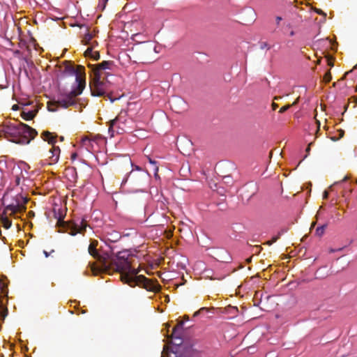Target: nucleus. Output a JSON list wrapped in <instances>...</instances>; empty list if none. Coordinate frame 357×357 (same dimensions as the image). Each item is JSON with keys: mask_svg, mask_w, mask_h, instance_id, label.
I'll list each match as a JSON object with an SVG mask.
<instances>
[{"mask_svg": "<svg viewBox=\"0 0 357 357\" xmlns=\"http://www.w3.org/2000/svg\"><path fill=\"white\" fill-rule=\"evenodd\" d=\"M278 107V105L276 104L275 102H273L272 103V108L273 110H275Z\"/></svg>", "mask_w": 357, "mask_h": 357, "instance_id": "nucleus-31", "label": "nucleus"}, {"mask_svg": "<svg viewBox=\"0 0 357 357\" xmlns=\"http://www.w3.org/2000/svg\"><path fill=\"white\" fill-rule=\"evenodd\" d=\"M356 90L357 91V85H356Z\"/></svg>", "mask_w": 357, "mask_h": 357, "instance_id": "nucleus-54", "label": "nucleus"}, {"mask_svg": "<svg viewBox=\"0 0 357 357\" xmlns=\"http://www.w3.org/2000/svg\"><path fill=\"white\" fill-rule=\"evenodd\" d=\"M166 299H167L168 301L169 300V296H166Z\"/></svg>", "mask_w": 357, "mask_h": 357, "instance_id": "nucleus-51", "label": "nucleus"}, {"mask_svg": "<svg viewBox=\"0 0 357 357\" xmlns=\"http://www.w3.org/2000/svg\"><path fill=\"white\" fill-rule=\"evenodd\" d=\"M282 20V18L280 16H277L275 17L276 24L278 26L280 23V21Z\"/></svg>", "mask_w": 357, "mask_h": 357, "instance_id": "nucleus-28", "label": "nucleus"}, {"mask_svg": "<svg viewBox=\"0 0 357 357\" xmlns=\"http://www.w3.org/2000/svg\"><path fill=\"white\" fill-rule=\"evenodd\" d=\"M223 178L225 180L226 183H229V180H230V176H224Z\"/></svg>", "mask_w": 357, "mask_h": 357, "instance_id": "nucleus-33", "label": "nucleus"}, {"mask_svg": "<svg viewBox=\"0 0 357 357\" xmlns=\"http://www.w3.org/2000/svg\"><path fill=\"white\" fill-rule=\"evenodd\" d=\"M316 12H317L318 14H319V15H322V14H323V15H325V14L323 13V11H322L321 10H320V9H316Z\"/></svg>", "mask_w": 357, "mask_h": 357, "instance_id": "nucleus-34", "label": "nucleus"}, {"mask_svg": "<svg viewBox=\"0 0 357 357\" xmlns=\"http://www.w3.org/2000/svg\"><path fill=\"white\" fill-rule=\"evenodd\" d=\"M328 197V192L327 191H324L323 193V199H326Z\"/></svg>", "mask_w": 357, "mask_h": 357, "instance_id": "nucleus-29", "label": "nucleus"}, {"mask_svg": "<svg viewBox=\"0 0 357 357\" xmlns=\"http://www.w3.org/2000/svg\"><path fill=\"white\" fill-rule=\"evenodd\" d=\"M128 176L134 179L137 177V172L132 169L131 172H130Z\"/></svg>", "mask_w": 357, "mask_h": 357, "instance_id": "nucleus-24", "label": "nucleus"}, {"mask_svg": "<svg viewBox=\"0 0 357 357\" xmlns=\"http://www.w3.org/2000/svg\"><path fill=\"white\" fill-rule=\"evenodd\" d=\"M20 181H21V178H20V175H15V185H19L20 184Z\"/></svg>", "mask_w": 357, "mask_h": 357, "instance_id": "nucleus-25", "label": "nucleus"}, {"mask_svg": "<svg viewBox=\"0 0 357 357\" xmlns=\"http://www.w3.org/2000/svg\"><path fill=\"white\" fill-rule=\"evenodd\" d=\"M281 98H282L281 96H275V97H274V100H280Z\"/></svg>", "mask_w": 357, "mask_h": 357, "instance_id": "nucleus-40", "label": "nucleus"}, {"mask_svg": "<svg viewBox=\"0 0 357 357\" xmlns=\"http://www.w3.org/2000/svg\"><path fill=\"white\" fill-rule=\"evenodd\" d=\"M334 252L333 249H331V252Z\"/></svg>", "mask_w": 357, "mask_h": 357, "instance_id": "nucleus-52", "label": "nucleus"}, {"mask_svg": "<svg viewBox=\"0 0 357 357\" xmlns=\"http://www.w3.org/2000/svg\"><path fill=\"white\" fill-rule=\"evenodd\" d=\"M88 66L91 70V75L105 79V81L110 83L107 78L109 75H112V72H113L115 68L114 61H103L98 64H89Z\"/></svg>", "mask_w": 357, "mask_h": 357, "instance_id": "nucleus-6", "label": "nucleus"}, {"mask_svg": "<svg viewBox=\"0 0 357 357\" xmlns=\"http://www.w3.org/2000/svg\"><path fill=\"white\" fill-rule=\"evenodd\" d=\"M208 311V309L207 307H202L198 311H197L194 313V317H197L199 314L204 313V312H207Z\"/></svg>", "mask_w": 357, "mask_h": 357, "instance_id": "nucleus-20", "label": "nucleus"}, {"mask_svg": "<svg viewBox=\"0 0 357 357\" xmlns=\"http://www.w3.org/2000/svg\"><path fill=\"white\" fill-rule=\"evenodd\" d=\"M315 225H316V222H312V225H311V227H310V229H311L312 227H314L315 226Z\"/></svg>", "mask_w": 357, "mask_h": 357, "instance_id": "nucleus-42", "label": "nucleus"}, {"mask_svg": "<svg viewBox=\"0 0 357 357\" xmlns=\"http://www.w3.org/2000/svg\"><path fill=\"white\" fill-rule=\"evenodd\" d=\"M284 230H281L278 232V234L277 236H273L271 240L267 242V244L271 245L273 243H275L280 237V236L284 232Z\"/></svg>", "mask_w": 357, "mask_h": 357, "instance_id": "nucleus-17", "label": "nucleus"}, {"mask_svg": "<svg viewBox=\"0 0 357 357\" xmlns=\"http://www.w3.org/2000/svg\"><path fill=\"white\" fill-rule=\"evenodd\" d=\"M92 35L89 33H87L84 35V40L86 42V43H88L89 42L91 39H92Z\"/></svg>", "mask_w": 357, "mask_h": 357, "instance_id": "nucleus-21", "label": "nucleus"}, {"mask_svg": "<svg viewBox=\"0 0 357 357\" xmlns=\"http://www.w3.org/2000/svg\"><path fill=\"white\" fill-rule=\"evenodd\" d=\"M310 144L308 145L307 148L306 149V152H309L310 150Z\"/></svg>", "mask_w": 357, "mask_h": 357, "instance_id": "nucleus-41", "label": "nucleus"}, {"mask_svg": "<svg viewBox=\"0 0 357 357\" xmlns=\"http://www.w3.org/2000/svg\"><path fill=\"white\" fill-rule=\"evenodd\" d=\"M356 183H357V180H356Z\"/></svg>", "mask_w": 357, "mask_h": 357, "instance_id": "nucleus-55", "label": "nucleus"}, {"mask_svg": "<svg viewBox=\"0 0 357 357\" xmlns=\"http://www.w3.org/2000/svg\"><path fill=\"white\" fill-rule=\"evenodd\" d=\"M347 74H349V72H347V73L344 74V77L342 78V79H344L345 78L346 75H347Z\"/></svg>", "mask_w": 357, "mask_h": 357, "instance_id": "nucleus-44", "label": "nucleus"}, {"mask_svg": "<svg viewBox=\"0 0 357 357\" xmlns=\"http://www.w3.org/2000/svg\"><path fill=\"white\" fill-rule=\"evenodd\" d=\"M54 252V250H52L50 252H47L46 250H44L43 253H44L45 257H48L50 255V254Z\"/></svg>", "mask_w": 357, "mask_h": 357, "instance_id": "nucleus-27", "label": "nucleus"}, {"mask_svg": "<svg viewBox=\"0 0 357 357\" xmlns=\"http://www.w3.org/2000/svg\"><path fill=\"white\" fill-rule=\"evenodd\" d=\"M108 0H105V3H106Z\"/></svg>", "mask_w": 357, "mask_h": 357, "instance_id": "nucleus-53", "label": "nucleus"}, {"mask_svg": "<svg viewBox=\"0 0 357 357\" xmlns=\"http://www.w3.org/2000/svg\"><path fill=\"white\" fill-rule=\"evenodd\" d=\"M343 135H344V131H343V130H340V137H343Z\"/></svg>", "mask_w": 357, "mask_h": 357, "instance_id": "nucleus-37", "label": "nucleus"}, {"mask_svg": "<svg viewBox=\"0 0 357 357\" xmlns=\"http://www.w3.org/2000/svg\"><path fill=\"white\" fill-rule=\"evenodd\" d=\"M294 35H295V32H294L293 30H291V31H290V33H289V36H294Z\"/></svg>", "mask_w": 357, "mask_h": 357, "instance_id": "nucleus-38", "label": "nucleus"}, {"mask_svg": "<svg viewBox=\"0 0 357 357\" xmlns=\"http://www.w3.org/2000/svg\"><path fill=\"white\" fill-rule=\"evenodd\" d=\"M326 227H327V224H325L320 227H318L315 230V234L319 237L322 236L325 232Z\"/></svg>", "mask_w": 357, "mask_h": 357, "instance_id": "nucleus-16", "label": "nucleus"}, {"mask_svg": "<svg viewBox=\"0 0 357 357\" xmlns=\"http://www.w3.org/2000/svg\"><path fill=\"white\" fill-rule=\"evenodd\" d=\"M18 108H19V107H18V105H14L13 106V108H12V109H13V110H17V109H18Z\"/></svg>", "mask_w": 357, "mask_h": 357, "instance_id": "nucleus-36", "label": "nucleus"}, {"mask_svg": "<svg viewBox=\"0 0 357 357\" xmlns=\"http://www.w3.org/2000/svg\"><path fill=\"white\" fill-rule=\"evenodd\" d=\"M127 179L128 178H126V179L123 180V183H126L127 181Z\"/></svg>", "mask_w": 357, "mask_h": 357, "instance_id": "nucleus-49", "label": "nucleus"}, {"mask_svg": "<svg viewBox=\"0 0 357 357\" xmlns=\"http://www.w3.org/2000/svg\"><path fill=\"white\" fill-rule=\"evenodd\" d=\"M77 157V154L76 153H73L72 155H71V159L73 160H75L76 158Z\"/></svg>", "mask_w": 357, "mask_h": 357, "instance_id": "nucleus-32", "label": "nucleus"}, {"mask_svg": "<svg viewBox=\"0 0 357 357\" xmlns=\"http://www.w3.org/2000/svg\"><path fill=\"white\" fill-rule=\"evenodd\" d=\"M298 98H297L291 105L293 106V105H295L298 103Z\"/></svg>", "mask_w": 357, "mask_h": 357, "instance_id": "nucleus-39", "label": "nucleus"}, {"mask_svg": "<svg viewBox=\"0 0 357 357\" xmlns=\"http://www.w3.org/2000/svg\"><path fill=\"white\" fill-rule=\"evenodd\" d=\"M36 114V111H22L21 116L25 121H29L34 118Z\"/></svg>", "mask_w": 357, "mask_h": 357, "instance_id": "nucleus-14", "label": "nucleus"}, {"mask_svg": "<svg viewBox=\"0 0 357 357\" xmlns=\"http://www.w3.org/2000/svg\"><path fill=\"white\" fill-rule=\"evenodd\" d=\"M91 82L90 84L91 94L93 96H102L107 90L108 82L91 75Z\"/></svg>", "mask_w": 357, "mask_h": 357, "instance_id": "nucleus-7", "label": "nucleus"}, {"mask_svg": "<svg viewBox=\"0 0 357 357\" xmlns=\"http://www.w3.org/2000/svg\"><path fill=\"white\" fill-rule=\"evenodd\" d=\"M147 159L150 164L154 165L153 171H154L155 176V177L158 176V167L156 165L157 162L155 160H152L150 157H147Z\"/></svg>", "mask_w": 357, "mask_h": 357, "instance_id": "nucleus-18", "label": "nucleus"}, {"mask_svg": "<svg viewBox=\"0 0 357 357\" xmlns=\"http://www.w3.org/2000/svg\"><path fill=\"white\" fill-rule=\"evenodd\" d=\"M349 179V177L347 176H345L340 182H344Z\"/></svg>", "mask_w": 357, "mask_h": 357, "instance_id": "nucleus-35", "label": "nucleus"}, {"mask_svg": "<svg viewBox=\"0 0 357 357\" xmlns=\"http://www.w3.org/2000/svg\"><path fill=\"white\" fill-rule=\"evenodd\" d=\"M266 357H277V356L275 355V354L274 353H268L266 355Z\"/></svg>", "mask_w": 357, "mask_h": 357, "instance_id": "nucleus-30", "label": "nucleus"}, {"mask_svg": "<svg viewBox=\"0 0 357 357\" xmlns=\"http://www.w3.org/2000/svg\"><path fill=\"white\" fill-rule=\"evenodd\" d=\"M184 317H185V319H186V320H188V319H189L188 316H185Z\"/></svg>", "mask_w": 357, "mask_h": 357, "instance_id": "nucleus-48", "label": "nucleus"}, {"mask_svg": "<svg viewBox=\"0 0 357 357\" xmlns=\"http://www.w3.org/2000/svg\"><path fill=\"white\" fill-rule=\"evenodd\" d=\"M64 70L63 73L64 75H68L70 76H75V79L77 75H81L83 79L85 81V72L84 67L82 66H77L76 68L70 63V61H64Z\"/></svg>", "mask_w": 357, "mask_h": 357, "instance_id": "nucleus-9", "label": "nucleus"}, {"mask_svg": "<svg viewBox=\"0 0 357 357\" xmlns=\"http://www.w3.org/2000/svg\"><path fill=\"white\" fill-rule=\"evenodd\" d=\"M86 86V82L81 75H77L76 79V87L69 93H60L56 100L52 102V105L56 107L68 108L77 103V97L79 96Z\"/></svg>", "mask_w": 357, "mask_h": 357, "instance_id": "nucleus-3", "label": "nucleus"}, {"mask_svg": "<svg viewBox=\"0 0 357 357\" xmlns=\"http://www.w3.org/2000/svg\"><path fill=\"white\" fill-rule=\"evenodd\" d=\"M28 199L21 195L16 197L15 203H12L6 206L4 208L3 215L1 217V222L5 229H9L12 225V221L7 217V213L10 211V215H15L18 213H22L26 210V204L28 202Z\"/></svg>", "mask_w": 357, "mask_h": 357, "instance_id": "nucleus-4", "label": "nucleus"}, {"mask_svg": "<svg viewBox=\"0 0 357 357\" xmlns=\"http://www.w3.org/2000/svg\"><path fill=\"white\" fill-rule=\"evenodd\" d=\"M123 119V116L120 114L109 121V132H112V136H114V132L123 134L126 132L124 128L125 121Z\"/></svg>", "mask_w": 357, "mask_h": 357, "instance_id": "nucleus-10", "label": "nucleus"}, {"mask_svg": "<svg viewBox=\"0 0 357 357\" xmlns=\"http://www.w3.org/2000/svg\"><path fill=\"white\" fill-rule=\"evenodd\" d=\"M37 131L24 123H12L5 130V137L12 142L25 145L35 138Z\"/></svg>", "mask_w": 357, "mask_h": 357, "instance_id": "nucleus-2", "label": "nucleus"}, {"mask_svg": "<svg viewBox=\"0 0 357 357\" xmlns=\"http://www.w3.org/2000/svg\"><path fill=\"white\" fill-rule=\"evenodd\" d=\"M136 169H137V171H141L142 170V169L140 167H136Z\"/></svg>", "mask_w": 357, "mask_h": 357, "instance_id": "nucleus-46", "label": "nucleus"}, {"mask_svg": "<svg viewBox=\"0 0 357 357\" xmlns=\"http://www.w3.org/2000/svg\"><path fill=\"white\" fill-rule=\"evenodd\" d=\"M56 226L59 228V231L67 232L72 236H75L78 233L83 234L86 231L88 225L84 218L69 222L64 221L63 216L60 215L58 217Z\"/></svg>", "mask_w": 357, "mask_h": 357, "instance_id": "nucleus-5", "label": "nucleus"}, {"mask_svg": "<svg viewBox=\"0 0 357 357\" xmlns=\"http://www.w3.org/2000/svg\"><path fill=\"white\" fill-rule=\"evenodd\" d=\"M3 172L0 170V186H3Z\"/></svg>", "mask_w": 357, "mask_h": 357, "instance_id": "nucleus-26", "label": "nucleus"}, {"mask_svg": "<svg viewBox=\"0 0 357 357\" xmlns=\"http://www.w3.org/2000/svg\"><path fill=\"white\" fill-rule=\"evenodd\" d=\"M217 259L223 263H229L231 260L229 253L225 250H219L216 252Z\"/></svg>", "mask_w": 357, "mask_h": 357, "instance_id": "nucleus-12", "label": "nucleus"}, {"mask_svg": "<svg viewBox=\"0 0 357 357\" xmlns=\"http://www.w3.org/2000/svg\"><path fill=\"white\" fill-rule=\"evenodd\" d=\"M324 82L326 83H328L332 79V75L330 71H328L325 73L324 77H323Z\"/></svg>", "mask_w": 357, "mask_h": 357, "instance_id": "nucleus-19", "label": "nucleus"}, {"mask_svg": "<svg viewBox=\"0 0 357 357\" xmlns=\"http://www.w3.org/2000/svg\"><path fill=\"white\" fill-rule=\"evenodd\" d=\"M49 110L52 111V112H54V111H56V109H51L50 106H49Z\"/></svg>", "mask_w": 357, "mask_h": 357, "instance_id": "nucleus-43", "label": "nucleus"}, {"mask_svg": "<svg viewBox=\"0 0 357 357\" xmlns=\"http://www.w3.org/2000/svg\"><path fill=\"white\" fill-rule=\"evenodd\" d=\"M183 325V321H180L174 328L170 335L172 343L175 346H181L183 343V339L180 336L181 333L179 332Z\"/></svg>", "mask_w": 357, "mask_h": 357, "instance_id": "nucleus-11", "label": "nucleus"}, {"mask_svg": "<svg viewBox=\"0 0 357 357\" xmlns=\"http://www.w3.org/2000/svg\"><path fill=\"white\" fill-rule=\"evenodd\" d=\"M291 107V105H286L280 108V109L279 110V112L284 113V112L288 110Z\"/></svg>", "mask_w": 357, "mask_h": 357, "instance_id": "nucleus-22", "label": "nucleus"}, {"mask_svg": "<svg viewBox=\"0 0 357 357\" xmlns=\"http://www.w3.org/2000/svg\"><path fill=\"white\" fill-rule=\"evenodd\" d=\"M328 65H330V66H333V64L332 63H331V62H329V63H328Z\"/></svg>", "mask_w": 357, "mask_h": 357, "instance_id": "nucleus-50", "label": "nucleus"}, {"mask_svg": "<svg viewBox=\"0 0 357 357\" xmlns=\"http://www.w3.org/2000/svg\"><path fill=\"white\" fill-rule=\"evenodd\" d=\"M251 262V258H249L247 259V263H250Z\"/></svg>", "mask_w": 357, "mask_h": 357, "instance_id": "nucleus-45", "label": "nucleus"}, {"mask_svg": "<svg viewBox=\"0 0 357 357\" xmlns=\"http://www.w3.org/2000/svg\"><path fill=\"white\" fill-rule=\"evenodd\" d=\"M82 146H84L86 149H89L92 147L91 139L88 137H82L81 140Z\"/></svg>", "mask_w": 357, "mask_h": 357, "instance_id": "nucleus-15", "label": "nucleus"}, {"mask_svg": "<svg viewBox=\"0 0 357 357\" xmlns=\"http://www.w3.org/2000/svg\"><path fill=\"white\" fill-rule=\"evenodd\" d=\"M6 314L5 312L3 311L2 305L0 303V320L3 319L4 317H6Z\"/></svg>", "mask_w": 357, "mask_h": 357, "instance_id": "nucleus-23", "label": "nucleus"}, {"mask_svg": "<svg viewBox=\"0 0 357 357\" xmlns=\"http://www.w3.org/2000/svg\"><path fill=\"white\" fill-rule=\"evenodd\" d=\"M85 56H89L92 58L95 61H98L100 59V54L98 51H93L92 47H88L84 52Z\"/></svg>", "mask_w": 357, "mask_h": 357, "instance_id": "nucleus-13", "label": "nucleus"}, {"mask_svg": "<svg viewBox=\"0 0 357 357\" xmlns=\"http://www.w3.org/2000/svg\"><path fill=\"white\" fill-rule=\"evenodd\" d=\"M98 243L96 240L91 241L88 251L100 264L105 272L120 273L121 281L130 287L138 285L147 291H160L161 286L156 281L148 279L142 275H137L140 271L132 266L133 256L128 251L119 252L116 255L107 252L100 254L96 248Z\"/></svg>", "mask_w": 357, "mask_h": 357, "instance_id": "nucleus-1", "label": "nucleus"}, {"mask_svg": "<svg viewBox=\"0 0 357 357\" xmlns=\"http://www.w3.org/2000/svg\"><path fill=\"white\" fill-rule=\"evenodd\" d=\"M354 102H355L356 103H357V98L354 97Z\"/></svg>", "mask_w": 357, "mask_h": 357, "instance_id": "nucleus-47", "label": "nucleus"}, {"mask_svg": "<svg viewBox=\"0 0 357 357\" xmlns=\"http://www.w3.org/2000/svg\"><path fill=\"white\" fill-rule=\"evenodd\" d=\"M42 137L45 141H47L49 144L52 145L56 142L55 137L49 131H45L42 133ZM52 156L50 157V163H56L59 158L60 149L59 146H53L50 150Z\"/></svg>", "mask_w": 357, "mask_h": 357, "instance_id": "nucleus-8", "label": "nucleus"}]
</instances>
